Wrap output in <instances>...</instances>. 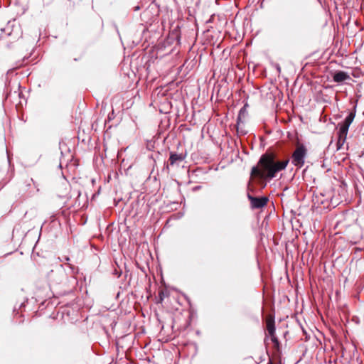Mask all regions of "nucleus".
<instances>
[{"mask_svg": "<svg viewBox=\"0 0 364 364\" xmlns=\"http://www.w3.org/2000/svg\"><path fill=\"white\" fill-rule=\"evenodd\" d=\"M183 159H184V157L182 154L171 153V155L169 157V163H170V165L173 166L178 162H181Z\"/></svg>", "mask_w": 364, "mask_h": 364, "instance_id": "nucleus-6", "label": "nucleus"}, {"mask_svg": "<svg viewBox=\"0 0 364 364\" xmlns=\"http://www.w3.org/2000/svg\"><path fill=\"white\" fill-rule=\"evenodd\" d=\"M315 199H316V200H317V196H316V197H315V198H314V199H313V202H314V205H312V208H313V209H314V208H317L316 207V205H316V202H314V201H315Z\"/></svg>", "mask_w": 364, "mask_h": 364, "instance_id": "nucleus-11", "label": "nucleus"}, {"mask_svg": "<svg viewBox=\"0 0 364 364\" xmlns=\"http://www.w3.org/2000/svg\"><path fill=\"white\" fill-rule=\"evenodd\" d=\"M269 336H271V340H272V341L274 344L278 345V344H279V341H278L277 338V337H276V336H275V333H274V334H273V335H269Z\"/></svg>", "mask_w": 364, "mask_h": 364, "instance_id": "nucleus-8", "label": "nucleus"}, {"mask_svg": "<svg viewBox=\"0 0 364 364\" xmlns=\"http://www.w3.org/2000/svg\"><path fill=\"white\" fill-rule=\"evenodd\" d=\"M267 330L269 335H273L275 333V326L274 321H268L267 323Z\"/></svg>", "mask_w": 364, "mask_h": 364, "instance_id": "nucleus-7", "label": "nucleus"}, {"mask_svg": "<svg viewBox=\"0 0 364 364\" xmlns=\"http://www.w3.org/2000/svg\"><path fill=\"white\" fill-rule=\"evenodd\" d=\"M333 81L338 83L343 82L347 80H350V75L344 71H338L333 75Z\"/></svg>", "mask_w": 364, "mask_h": 364, "instance_id": "nucleus-5", "label": "nucleus"}, {"mask_svg": "<svg viewBox=\"0 0 364 364\" xmlns=\"http://www.w3.org/2000/svg\"><path fill=\"white\" fill-rule=\"evenodd\" d=\"M69 260V258L68 257H65V261H68Z\"/></svg>", "mask_w": 364, "mask_h": 364, "instance_id": "nucleus-12", "label": "nucleus"}, {"mask_svg": "<svg viewBox=\"0 0 364 364\" xmlns=\"http://www.w3.org/2000/svg\"><path fill=\"white\" fill-rule=\"evenodd\" d=\"M245 107H243L240 109V113H239L238 119L240 118V116L245 113Z\"/></svg>", "mask_w": 364, "mask_h": 364, "instance_id": "nucleus-9", "label": "nucleus"}, {"mask_svg": "<svg viewBox=\"0 0 364 364\" xmlns=\"http://www.w3.org/2000/svg\"><path fill=\"white\" fill-rule=\"evenodd\" d=\"M306 149L303 145L298 146L292 154L291 163L298 167H301L304 164V158Z\"/></svg>", "mask_w": 364, "mask_h": 364, "instance_id": "nucleus-3", "label": "nucleus"}, {"mask_svg": "<svg viewBox=\"0 0 364 364\" xmlns=\"http://www.w3.org/2000/svg\"><path fill=\"white\" fill-rule=\"evenodd\" d=\"M289 162L288 159L277 161L274 154L266 153L261 156L258 166L252 167L251 175L261 178H273L278 172L286 168Z\"/></svg>", "mask_w": 364, "mask_h": 364, "instance_id": "nucleus-1", "label": "nucleus"}, {"mask_svg": "<svg viewBox=\"0 0 364 364\" xmlns=\"http://www.w3.org/2000/svg\"><path fill=\"white\" fill-rule=\"evenodd\" d=\"M267 364H273L272 362H269Z\"/></svg>", "mask_w": 364, "mask_h": 364, "instance_id": "nucleus-14", "label": "nucleus"}, {"mask_svg": "<svg viewBox=\"0 0 364 364\" xmlns=\"http://www.w3.org/2000/svg\"><path fill=\"white\" fill-rule=\"evenodd\" d=\"M275 68L277 69L278 73H281V67L279 66V64H276L275 65Z\"/></svg>", "mask_w": 364, "mask_h": 364, "instance_id": "nucleus-10", "label": "nucleus"}, {"mask_svg": "<svg viewBox=\"0 0 364 364\" xmlns=\"http://www.w3.org/2000/svg\"><path fill=\"white\" fill-rule=\"evenodd\" d=\"M320 318H321V320H323V317L321 316V314H320Z\"/></svg>", "mask_w": 364, "mask_h": 364, "instance_id": "nucleus-13", "label": "nucleus"}, {"mask_svg": "<svg viewBox=\"0 0 364 364\" xmlns=\"http://www.w3.org/2000/svg\"><path fill=\"white\" fill-rule=\"evenodd\" d=\"M355 116V112H350L348 114V116L345 118L344 121L341 124H340V127L338 132V141L336 144L337 150H341L344 149V145L346 141L348 129L350 125L353 122Z\"/></svg>", "mask_w": 364, "mask_h": 364, "instance_id": "nucleus-2", "label": "nucleus"}, {"mask_svg": "<svg viewBox=\"0 0 364 364\" xmlns=\"http://www.w3.org/2000/svg\"><path fill=\"white\" fill-rule=\"evenodd\" d=\"M247 198L250 201L251 208L252 209H259L264 207L268 202V198L265 196L264 197H254L250 193L247 194Z\"/></svg>", "mask_w": 364, "mask_h": 364, "instance_id": "nucleus-4", "label": "nucleus"}]
</instances>
